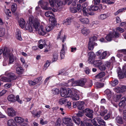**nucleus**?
<instances>
[{
  "label": "nucleus",
  "instance_id": "obj_46",
  "mask_svg": "<svg viewBox=\"0 0 126 126\" xmlns=\"http://www.w3.org/2000/svg\"><path fill=\"white\" fill-rule=\"evenodd\" d=\"M116 122L118 123L122 124L123 121L122 118L120 117H117L116 118Z\"/></svg>",
  "mask_w": 126,
  "mask_h": 126
},
{
  "label": "nucleus",
  "instance_id": "obj_44",
  "mask_svg": "<svg viewBox=\"0 0 126 126\" xmlns=\"http://www.w3.org/2000/svg\"><path fill=\"white\" fill-rule=\"evenodd\" d=\"M108 16L107 14H101L98 17L99 19L101 20H103L107 18Z\"/></svg>",
  "mask_w": 126,
  "mask_h": 126
},
{
  "label": "nucleus",
  "instance_id": "obj_47",
  "mask_svg": "<svg viewBox=\"0 0 126 126\" xmlns=\"http://www.w3.org/2000/svg\"><path fill=\"white\" fill-rule=\"evenodd\" d=\"M43 78L42 76H41L34 79L33 81H34L36 84L39 83L41 80Z\"/></svg>",
  "mask_w": 126,
  "mask_h": 126
},
{
  "label": "nucleus",
  "instance_id": "obj_19",
  "mask_svg": "<svg viewBox=\"0 0 126 126\" xmlns=\"http://www.w3.org/2000/svg\"><path fill=\"white\" fill-rule=\"evenodd\" d=\"M72 118L73 120L76 124L78 125L79 124L80 120L79 117L77 116H73Z\"/></svg>",
  "mask_w": 126,
  "mask_h": 126
},
{
  "label": "nucleus",
  "instance_id": "obj_58",
  "mask_svg": "<svg viewBox=\"0 0 126 126\" xmlns=\"http://www.w3.org/2000/svg\"><path fill=\"white\" fill-rule=\"evenodd\" d=\"M126 8H123L122 9H120L118 10L116 12H115L114 13V14L115 15H117L118 14L120 13L123 12V11L124 10L126 9Z\"/></svg>",
  "mask_w": 126,
  "mask_h": 126
},
{
  "label": "nucleus",
  "instance_id": "obj_29",
  "mask_svg": "<svg viewBox=\"0 0 126 126\" xmlns=\"http://www.w3.org/2000/svg\"><path fill=\"white\" fill-rule=\"evenodd\" d=\"M105 94L109 99H110L112 96V93L111 91L109 89H106L105 91Z\"/></svg>",
  "mask_w": 126,
  "mask_h": 126
},
{
  "label": "nucleus",
  "instance_id": "obj_61",
  "mask_svg": "<svg viewBox=\"0 0 126 126\" xmlns=\"http://www.w3.org/2000/svg\"><path fill=\"white\" fill-rule=\"evenodd\" d=\"M97 37L95 36H93L91 37L90 39V42H94V41L96 40Z\"/></svg>",
  "mask_w": 126,
  "mask_h": 126
},
{
  "label": "nucleus",
  "instance_id": "obj_18",
  "mask_svg": "<svg viewBox=\"0 0 126 126\" xmlns=\"http://www.w3.org/2000/svg\"><path fill=\"white\" fill-rule=\"evenodd\" d=\"M72 18H68L67 19L64 20L63 22V24L65 25H70L71 22Z\"/></svg>",
  "mask_w": 126,
  "mask_h": 126
},
{
  "label": "nucleus",
  "instance_id": "obj_31",
  "mask_svg": "<svg viewBox=\"0 0 126 126\" xmlns=\"http://www.w3.org/2000/svg\"><path fill=\"white\" fill-rule=\"evenodd\" d=\"M88 9L89 11L91 12L92 11H94L97 10L98 9V7L96 6L91 5L90 6L88 7Z\"/></svg>",
  "mask_w": 126,
  "mask_h": 126
},
{
  "label": "nucleus",
  "instance_id": "obj_8",
  "mask_svg": "<svg viewBox=\"0 0 126 126\" xmlns=\"http://www.w3.org/2000/svg\"><path fill=\"white\" fill-rule=\"evenodd\" d=\"M63 121L66 126H73L71 118L67 117H65L63 119Z\"/></svg>",
  "mask_w": 126,
  "mask_h": 126
},
{
  "label": "nucleus",
  "instance_id": "obj_43",
  "mask_svg": "<svg viewBox=\"0 0 126 126\" xmlns=\"http://www.w3.org/2000/svg\"><path fill=\"white\" fill-rule=\"evenodd\" d=\"M45 15L47 17L50 18L51 17L54 16V15L53 13L50 11H48L45 12Z\"/></svg>",
  "mask_w": 126,
  "mask_h": 126
},
{
  "label": "nucleus",
  "instance_id": "obj_23",
  "mask_svg": "<svg viewBox=\"0 0 126 126\" xmlns=\"http://www.w3.org/2000/svg\"><path fill=\"white\" fill-rule=\"evenodd\" d=\"M49 22L50 24L54 26L56 24V20L54 16L51 17L49 19Z\"/></svg>",
  "mask_w": 126,
  "mask_h": 126
},
{
  "label": "nucleus",
  "instance_id": "obj_45",
  "mask_svg": "<svg viewBox=\"0 0 126 126\" xmlns=\"http://www.w3.org/2000/svg\"><path fill=\"white\" fill-rule=\"evenodd\" d=\"M79 96L78 94L74 93L71 98L72 100H79Z\"/></svg>",
  "mask_w": 126,
  "mask_h": 126
},
{
  "label": "nucleus",
  "instance_id": "obj_42",
  "mask_svg": "<svg viewBox=\"0 0 126 126\" xmlns=\"http://www.w3.org/2000/svg\"><path fill=\"white\" fill-rule=\"evenodd\" d=\"M121 95L119 94L115 95L113 97V100L115 102H117L121 98Z\"/></svg>",
  "mask_w": 126,
  "mask_h": 126
},
{
  "label": "nucleus",
  "instance_id": "obj_53",
  "mask_svg": "<svg viewBox=\"0 0 126 126\" xmlns=\"http://www.w3.org/2000/svg\"><path fill=\"white\" fill-rule=\"evenodd\" d=\"M93 43L92 42H89L88 44V49L89 50H92L94 48V47Z\"/></svg>",
  "mask_w": 126,
  "mask_h": 126
},
{
  "label": "nucleus",
  "instance_id": "obj_13",
  "mask_svg": "<svg viewBox=\"0 0 126 126\" xmlns=\"http://www.w3.org/2000/svg\"><path fill=\"white\" fill-rule=\"evenodd\" d=\"M8 115L9 116L14 117L16 115V112L12 108H9L7 110Z\"/></svg>",
  "mask_w": 126,
  "mask_h": 126
},
{
  "label": "nucleus",
  "instance_id": "obj_32",
  "mask_svg": "<svg viewBox=\"0 0 126 126\" xmlns=\"http://www.w3.org/2000/svg\"><path fill=\"white\" fill-rule=\"evenodd\" d=\"M61 94L62 97L66 96L67 90L66 89L62 88L61 89Z\"/></svg>",
  "mask_w": 126,
  "mask_h": 126
},
{
  "label": "nucleus",
  "instance_id": "obj_27",
  "mask_svg": "<svg viewBox=\"0 0 126 126\" xmlns=\"http://www.w3.org/2000/svg\"><path fill=\"white\" fill-rule=\"evenodd\" d=\"M80 21L83 24H88L89 23V20L87 18H81L79 19Z\"/></svg>",
  "mask_w": 126,
  "mask_h": 126
},
{
  "label": "nucleus",
  "instance_id": "obj_40",
  "mask_svg": "<svg viewBox=\"0 0 126 126\" xmlns=\"http://www.w3.org/2000/svg\"><path fill=\"white\" fill-rule=\"evenodd\" d=\"M105 75V74L104 72H102L98 74L95 76V78L96 79H99L101 78Z\"/></svg>",
  "mask_w": 126,
  "mask_h": 126
},
{
  "label": "nucleus",
  "instance_id": "obj_26",
  "mask_svg": "<svg viewBox=\"0 0 126 126\" xmlns=\"http://www.w3.org/2000/svg\"><path fill=\"white\" fill-rule=\"evenodd\" d=\"M54 26L50 24L46 26L45 28L46 33L47 32H49L51 31L53 29Z\"/></svg>",
  "mask_w": 126,
  "mask_h": 126
},
{
  "label": "nucleus",
  "instance_id": "obj_4",
  "mask_svg": "<svg viewBox=\"0 0 126 126\" xmlns=\"http://www.w3.org/2000/svg\"><path fill=\"white\" fill-rule=\"evenodd\" d=\"M3 49V57L4 59H7L12 53L11 50L6 47H4Z\"/></svg>",
  "mask_w": 126,
  "mask_h": 126
},
{
  "label": "nucleus",
  "instance_id": "obj_39",
  "mask_svg": "<svg viewBox=\"0 0 126 126\" xmlns=\"http://www.w3.org/2000/svg\"><path fill=\"white\" fill-rule=\"evenodd\" d=\"M86 80L84 79H82L80 80H79V85L80 86H83L86 82Z\"/></svg>",
  "mask_w": 126,
  "mask_h": 126
},
{
  "label": "nucleus",
  "instance_id": "obj_36",
  "mask_svg": "<svg viewBox=\"0 0 126 126\" xmlns=\"http://www.w3.org/2000/svg\"><path fill=\"white\" fill-rule=\"evenodd\" d=\"M105 109L104 107L103 106H101L100 107L101 112L100 113V115L102 116H103L105 114L107 113V110Z\"/></svg>",
  "mask_w": 126,
  "mask_h": 126
},
{
  "label": "nucleus",
  "instance_id": "obj_63",
  "mask_svg": "<svg viewBox=\"0 0 126 126\" xmlns=\"http://www.w3.org/2000/svg\"><path fill=\"white\" fill-rule=\"evenodd\" d=\"M38 42L40 44L39 45L42 44L41 45H43L46 46V42L45 41L41 39Z\"/></svg>",
  "mask_w": 126,
  "mask_h": 126
},
{
  "label": "nucleus",
  "instance_id": "obj_16",
  "mask_svg": "<svg viewBox=\"0 0 126 126\" xmlns=\"http://www.w3.org/2000/svg\"><path fill=\"white\" fill-rule=\"evenodd\" d=\"M55 0L56 3L55 5L57 8L56 9H59L61 7L63 3L60 0Z\"/></svg>",
  "mask_w": 126,
  "mask_h": 126
},
{
  "label": "nucleus",
  "instance_id": "obj_52",
  "mask_svg": "<svg viewBox=\"0 0 126 126\" xmlns=\"http://www.w3.org/2000/svg\"><path fill=\"white\" fill-rule=\"evenodd\" d=\"M52 93L54 94H59L60 91L59 89L57 88H55L52 90Z\"/></svg>",
  "mask_w": 126,
  "mask_h": 126
},
{
  "label": "nucleus",
  "instance_id": "obj_14",
  "mask_svg": "<svg viewBox=\"0 0 126 126\" xmlns=\"http://www.w3.org/2000/svg\"><path fill=\"white\" fill-rule=\"evenodd\" d=\"M66 48L65 43L62 44V49L60 52V56L61 59H63L64 57V50Z\"/></svg>",
  "mask_w": 126,
  "mask_h": 126
},
{
  "label": "nucleus",
  "instance_id": "obj_48",
  "mask_svg": "<svg viewBox=\"0 0 126 126\" xmlns=\"http://www.w3.org/2000/svg\"><path fill=\"white\" fill-rule=\"evenodd\" d=\"M17 5L15 3L13 4L11 6V10L12 12H14L16 10L17 8Z\"/></svg>",
  "mask_w": 126,
  "mask_h": 126
},
{
  "label": "nucleus",
  "instance_id": "obj_20",
  "mask_svg": "<svg viewBox=\"0 0 126 126\" xmlns=\"http://www.w3.org/2000/svg\"><path fill=\"white\" fill-rule=\"evenodd\" d=\"M72 118L73 120L76 124L78 125L79 124L80 120L79 117L77 116H73Z\"/></svg>",
  "mask_w": 126,
  "mask_h": 126
},
{
  "label": "nucleus",
  "instance_id": "obj_3",
  "mask_svg": "<svg viewBox=\"0 0 126 126\" xmlns=\"http://www.w3.org/2000/svg\"><path fill=\"white\" fill-rule=\"evenodd\" d=\"M33 17L31 15L29 17V23L27 24L26 25L25 29L27 30H28L30 32L33 31V28L31 25V24L34 21Z\"/></svg>",
  "mask_w": 126,
  "mask_h": 126
},
{
  "label": "nucleus",
  "instance_id": "obj_1",
  "mask_svg": "<svg viewBox=\"0 0 126 126\" xmlns=\"http://www.w3.org/2000/svg\"><path fill=\"white\" fill-rule=\"evenodd\" d=\"M8 78L3 77L1 78L2 81L5 82H9L11 81L12 79H15L16 78V76L13 73H10L7 74Z\"/></svg>",
  "mask_w": 126,
  "mask_h": 126
},
{
  "label": "nucleus",
  "instance_id": "obj_35",
  "mask_svg": "<svg viewBox=\"0 0 126 126\" xmlns=\"http://www.w3.org/2000/svg\"><path fill=\"white\" fill-rule=\"evenodd\" d=\"M113 37V35L112 34V33H110L107 35L105 38L107 41H110L112 40Z\"/></svg>",
  "mask_w": 126,
  "mask_h": 126
},
{
  "label": "nucleus",
  "instance_id": "obj_28",
  "mask_svg": "<svg viewBox=\"0 0 126 126\" xmlns=\"http://www.w3.org/2000/svg\"><path fill=\"white\" fill-rule=\"evenodd\" d=\"M8 58H9V64H10L12 63L16 59V57L14 56L13 54Z\"/></svg>",
  "mask_w": 126,
  "mask_h": 126
},
{
  "label": "nucleus",
  "instance_id": "obj_9",
  "mask_svg": "<svg viewBox=\"0 0 126 126\" xmlns=\"http://www.w3.org/2000/svg\"><path fill=\"white\" fill-rule=\"evenodd\" d=\"M88 62L89 63H92L95 59L96 55L93 52H90L88 54Z\"/></svg>",
  "mask_w": 126,
  "mask_h": 126
},
{
  "label": "nucleus",
  "instance_id": "obj_10",
  "mask_svg": "<svg viewBox=\"0 0 126 126\" xmlns=\"http://www.w3.org/2000/svg\"><path fill=\"white\" fill-rule=\"evenodd\" d=\"M38 31V34L40 35H44L47 34L45 28H44L42 25H41L37 31Z\"/></svg>",
  "mask_w": 126,
  "mask_h": 126
},
{
  "label": "nucleus",
  "instance_id": "obj_12",
  "mask_svg": "<svg viewBox=\"0 0 126 126\" xmlns=\"http://www.w3.org/2000/svg\"><path fill=\"white\" fill-rule=\"evenodd\" d=\"M110 54V53L108 51H105L101 54L99 57V58L101 59H105Z\"/></svg>",
  "mask_w": 126,
  "mask_h": 126
},
{
  "label": "nucleus",
  "instance_id": "obj_51",
  "mask_svg": "<svg viewBox=\"0 0 126 126\" xmlns=\"http://www.w3.org/2000/svg\"><path fill=\"white\" fill-rule=\"evenodd\" d=\"M118 81L117 79H114L110 82V84L113 86H115L118 84Z\"/></svg>",
  "mask_w": 126,
  "mask_h": 126
},
{
  "label": "nucleus",
  "instance_id": "obj_55",
  "mask_svg": "<svg viewBox=\"0 0 126 126\" xmlns=\"http://www.w3.org/2000/svg\"><path fill=\"white\" fill-rule=\"evenodd\" d=\"M96 87L97 88L102 87L104 86V84L102 83L97 82L95 83Z\"/></svg>",
  "mask_w": 126,
  "mask_h": 126
},
{
  "label": "nucleus",
  "instance_id": "obj_54",
  "mask_svg": "<svg viewBox=\"0 0 126 126\" xmlns=\"http://www.w3.org/2000/svg\"><path fill=\"white\" fill-rule=\"evenodd\" d=\"M126 100V98L125 97H123L121 99V101L119 104V106H122L123 104H124Z\"/></svg>",
  "mask_w": 126,
  "mask_h": 126
},
{
  "label": "nucleus",
  "instance_id": "obj_41",
  "mask_svg": "<svg viewBox=\"0 0 126 126\" xmlns=\"http://www.w3.org/2000/svg\"><path fill=\"white\" fill-rule=\"evenodd\" d=\"M6 32L5 29L3 28H0V37H2L5 34Z\"/></svg>",
  "mask_w": 126,
  "mask_h": 126
},
{
  "label": "nucleus",
  "instance_id": "obj_17",
  "mask_svg": "<svg viewBox=\"0 0 126 126\" xmlns=\"http://www.w3.org/2000/svg\"><path fill=\"white\" fill-rule=\"evenodd\" d=\"M78 108L79 110H83L84 108V103L83 101H78Z\"/></svg>",
  "mask_w": 126,
  "mask_h": 126
},
{
  "label": "nucleus",
  "instance_id": "obj_64",
  "mask_svg": "<svg viewBox=\"0 0 126 126\" xmlns=\"http://www.w3.org/2000/svg\"><path fill=\"white\" fill-rule=\"evenodd\" d=\"M121 93L124 92H126V86H123L121 87Z\"/></svg>",
  "mask_w": 126,
  "mask_h": 126
},
{
  "label": "nucleus",
  "instance_id": "obj_21",
  "mask_svg": "<svg viewBox=\"0 0 126 126\" xmlns=\"http://www.w3.org/2000/svg\"><path fill=\"white\" fill-rule=\"evenodd\" d=\"M16 38L19 40H21L22 39L21 36L20 31L19 29H16Z\"/></svg>",
  "mask_w": 126,
  "mask_h": 126
},
{
  "label": "nucleus",
  "instance_id": "obj_33",
  "mask_svg": "<svg viewBox=\"0 0 126 126\" xmlns=\"http://www.w3.org/2000/svg\"><path fill=\"white\" fill-rule=\"evenodd\" d=\"M93 64L96 67H99L102 64V62L101 60H96L93 61Z\"/></svg>",
  "mask_w": 126,
  "mask_h": 126
},
{
  "label": "nucleus",
  "instance_id": "obj_56",
  "mask_svg": "<svg viewBox=\"0 0 126 126\" xmlns=\"http://www.w3.org/2000/svg\"><path fill=\"white\" fill-rule=\"evenodd\" d=\"M50 64V63L49 62L47 61L45 64L44 67L43 69V70L44 71L49 66Z\"/></svg>",
  "mask_w": 126,
  "mask_h": 126
},
{
  "label": "nucleus",
  "instance_id": "obj_22",
  "mask_svg": "<svg viewBox=\"0 0 126 126\" xmlns=\"http://www.w3.org/2000/svg\"><path fill=\"white\" fill-rule=\"evenodd\" d=\"M81 32L84 35L86 36L89 34L90 32L89 30L86 28H82L81 30Z\"/></svg>",
  "mask_w": 126,
  "mask_h": 126
},
{
  "label": "nucleus",
  "instance_id": "obj_15",
  "mask_svg": "<svg viewBox=\"0 0 126 126\" xmlns=\"http://www.w3.org/2000/svg\"><path fill=\"white\" fill-rule=\"evenodd\" d=\"M62 32L60 31L59 33L57 36V39L58 40H61L63 42H64L66 38V36L64 34H61Z\"/></svg>",
  "mask_w": 126,
  "mask_h": 126
},
{
  "label": "nucleus",
  "instance_id": "obj_37",
  "mask_svg": "<svg viewBox=\"0 0 126 126\" xmlns=\"http://www.w3.org/2000/svg\"><path fill=\"white\" fill-rule=\"evenodd\" d=\"M23 71V70L22 68L21 67H17L16 69V72L19 74H22Z\"/></svg>",
  "mask_w": 126,
  "mask_h": 126
},
{
  "label": "nucleus",
  "instance_id": "obj_7",
  "mask_svg": "<svg viewBox=\"0 0 126 126\" xmlns=\"http://www.w3.org/2000/svg\"><path fill=\"white\" fill-rule=\"evenodd\" d=\"M40 22V20H39L36 19L32 23V24H31V26L33 28V30L35 29L36 31H37L39 27Z\"/></svg>",
  "mask_w": 126,
  "mask_h": 126
},
{
  "label": "nucleus",
  "instance_id": "obj_5",
  "mask_svg": "<svg viewBox=\"0 0 126 126\" xmlns=\"http://www.w3.org/2000/svg\"><path fill=\"white\" fill-rule=\"evenodd\" d=\"M79 80L74 81L73 79H71L68 80L67 83H64L63 85L66 86H79Z\"/></svg>",
  "mask_w": 126,
  "mask_h": 126
},
{
  "label": "nucleus",
  "instance_id": "obj_25",
  "mask_svg": "<svg viewBox=\"0 0 126 126\" xmlns=\"http://www.w3.org/2000/svg\"><path fill=\"white\" fill-rule=\"evenodd\" d=\"M74 92L73 91H72L70 89H68L67 94L65 97H70L71 98L74 93Z\"/></svg>",
  "mask_w": 126,
  "mask_h": 126
},
{
  "label": "nucleus",
  "instance_id": "obj_59",
  "mask_svg": "<svg viewBox=\"0 0 126 126\" xmlns=\"http://www.w3.org/2000/svg\"><path fill=\"white\" fill-rule=\"evenodd\" d=\"M114 91L117 93H121V87H117L115 88L114 89Z\"/></svg>",
  "mask_w": 126,
  "mask_h": 126
},
{
  "label": "nucleus",
  "instance_id": "obj_49",
  "mask_svg": "<svg viewBox=\"0 0 126 126\" xmlns=\"http://www.w3.org/2000/svg\"><path fill=\"white\" fill-rule=\"evenodd\" d=\"M58 54L57 53H54L53 55V57L52 61L53 62L56 61L58 59Z\"/></svg>",
  "mask_w": 126,
  "mask_h": 126
},
{
  "label": "nucleus",
  "instance_id": "obj_34",
  "mask_svg": "<svg viewBox=\"0 0 126 126\" xmlns=\"http://www.w3.org/2000/svg\"><path fill=\"white\" fill-rule=\"evenodd\" d=\"M97 121L98 123L100 125L105 126L106 125V122L100 117H99L97 118Z\"/></svg>",
  "mask_w": 126,
  "mask_h": 126
},
{
  "label": "nucleus",
  "instance_id": "obj_11",
  "mask_svg": "<svg viewBox=\"0 0 126 126\" xmlns=\"http://www.w3.org/2000/svg\"><path fill=\"white\" fill-rule=\"evenodd\" d=\"M84 112H86L85 115L88 117L90 118H93V110L87 108L85 110L83 111Z\"/></svg>",
  "mask_w": 126,
  "mask_h": 126
},
{
  "label": "nucleus",
  "instance_id": "obj_24",
  "mask_svg": "<svg viewBox=\"0 0 126 126\" xmlns=\"http://www.w3.org/2000/svg\"><path fill=\"white\" fill-rule=\"evenodd\" d=\"M18 22L19 26L22 28H23L25 26V22L24 20L22 18H20L18 20Z\"/></svg>",
  "mask_w": 126,
  "mask_h": 126
},
{
  "label": "nucleus",
  "instance_id": "obj_30",
  "mask_svg": "<svg viewBox=\"0 0 126 126\" xmlns=\"http://www.w3.org/2000/svg\"><path fill=\"white\" fill-rule=\"evenodd\" d=\"M14 120L17 123L19 124L22 123L24 121L23 118L20 117H15Z\"/></svg>",
  "mask_w": 126,
  "mask_h": 126
},
{
  "label": "nucleus",
  "instance_id": "obj_60",
  "mask_svg": "<svg viewBox=\"0 0 126 126\" xmlns=\"http://www.w3.org/2000/svg\"><path fill=\"white\" fill-rule=\"evenodd\" d=\"M77 11H78L79 12H80L81 11V5L80 4H78L77 5L76 9Z\"/></svg>",
  "mask_w": 126,
  "mask_h": 126
},
{
  "label": "nucleus",
  "instance_id": "obj_2",
  "mask_svg": "<svg viewBox=\"0 0 126 126\" xmlns=\"http://www.w3.org/2000/svg\"><path fill=\"white\" fill-rule=\"evenodd\" d=\"M87 6V4L86 3H84L82 5V7L83 8L82 9V11L83 14L84 16H89V15H94V13L93 12H91L89 11L88 9H86V7Z\"/></svg>",
  "mask_w": 126,
  "mask_h": 126
},
{
  "label": "nucleus",
  "instance_id": "obj_38",
  "mask_svg": "<svg viewBox=\"0 0 126 126\" xmlns=\"http://www.w3.org/2000/svg\"><path fill=\"white\" fill-rule=\"evenodd\" d=\"M7 99L8 101L11 102H15L16 101L14 96L12 94L9 95L8 96Z\"/></svg>",
  "mask_w": 126,
  "mask_h": 126
},
{
  "label": "nucleus",
  "instance_id": "obj_62",
  "mask_svg": "<svg viewBox=\"0 0 126 126\" xmlns=\"http://www.w3.org/2000/svg\"><path fill=\"white\" fill-rule=\"evenodd\" d=\"M48 122L47 120L44 121L43 119H42L40 121V123L42 125H45L47 124Z\"/></svg>",
  "mask_w": 126,
  "mask_h": 126
},
{
  "label": "nucleus",
  "instance_id": "obj_57",
  "mask_svg": "<svg viewBox=\"0 0 126 126\" xmlns=\"http://www.w3.org/2000/svg\"><path fill=\"white\" fill-rule=\"evenodd\" d=\"M112 34L113 35V37H115L116 38H118L119 37V33L116 32L115 31L113 32Z\"/></svg>",
  "mask_w": 126,
  "mask_h": 126
},
{
  "label": "nucleus",
  "instance_id": "obj_50",
  "mask_svg": "<svg viewBox=\"0 0 126 126\" xmlns=\"http://www.w3.org/2000/svg\"><path fill=\"white\" fill-rule=\"evenodd\" d=\"M67 100L64 98H63L59 100V103L61 105H62L64 104H65L67 102Z\"/></svg>",
  "mask_w": 126,
  "mask_h": 126
},
{
  "label": "nucleus",
  "instance_id": "obj_6",
  "mask_svg": "<svg viewBox=\"0 0 126 126\" xmlns=\"http://www.w3.org/2000/svg\"><path fill=\"white\" fill-rule=\"evenodd\" d=\"M38 4L40 5L41 7L44 9L46 10H50L51 8L50 7H48L47 5L48 3L47 2H45L43 0H41L38 2Z\"/></svg>",
  "mask_w": 126,
  "mask_h": 126
}]
</instances>
